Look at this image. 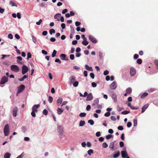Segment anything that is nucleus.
I'll list each match as a JSON object with an SVG mask.
<instances>
[{"label": "nucleus", "instance_id": "1", "mask_svg": "<svg viewBox=\"0 0 158 158\" xmlns=\"http://www.w3.org/2000/svg\"><path fill=\"white\" fill-rule=\"evenodd\" d=\"M108 91L111 98L114 100V101L117 102V96L116 93L111 90H109Z\"/></svg>", "mask_w": 158, "mask_h": 158}, {"label": "nucleus", "instance_id": "2", "mask_svg": "<svg viewBox=\"0 0 158 158\" xmlns=\"http://www.w3.org/2000/svg\"><path fill=\"white\" fill-rule=\"evenodd\" d=\"M9 132V125L8 124H6L4 128V133L5 136H8Z\"/></svg>", "mask_w": 158, "mask_h": 158}, {"label": "nucleus", "instance_id": "3", "mask_svg": "<svg viewBox=\"0 0 158 158\" xmlns=\"http://www.w3.org/2000/svg\"><path fill=\"white\" fill-rule=\"evenodd\" d=\"M121 154L122 157L123 158H126L128 156L125 147L123 148V150L121 151Z\"/></svg>", "mask_w": 158, "mask_h": 158}, {"label": "nucleus", "instance_id": "4", "mask_svg": "<svg viewBox=\"0 0 158 158\" xmlns=\"http://www.w3.org/2000/svg\"><path fill=\"white\" fill-rule=\"evenodd\" d=\"M10 69L11 70L15 72H18L19 70L18 66L15 64H13L11 66Z\"/></svg>", "mask_w": 158, "mask_h": 158}, {"label": "nucleus", "instance_id": "5", "mask_svg": "<svg viewBox=\"0 0 158 158\" xmlns=\"http://www.w3.org/2000/svg\"><path fill=\"white\" fill-rule=\"evenodd\" d=\"M22 73L23 75L26 74L29 70L28 68L25 65L22 66Z\"/></svg>", "mask_w": 158, "mask_h": 158}, {"label": "nucleus", "instance_id": "6", "mask_svg": "<svg viewBox=\"0 0 158 158\" xmlns=\"http://www.w3.org/2000/svg\"><path fill=\"white\" fill-rule=\"evenodd\" d=\"M69 84L71 85L75 81H76L75 77L73 76H71L69 78Z\"/></svg>", "mask_w": 158, "mask_h": 158}, {"label": "nucleus", "instance_id": "7", "mask_svg": "<svg viewBox=\"0 0 158 158\" xmlns=\"http://www.w3.org/2000/svg\"><path fill=\"white\" fill-rule=\"evenodd\" d=\"M8 81V79L7 77L5 76L3 77L0 81V84L1 85H3Z\"/></svg>", "mask_w": 158, "mask_h": 158}, {"label": "nucleus", "instance_id": "8", "mask_svg": "<svg viewBox=\"0 0 158 158\" xmlns=\"http://www.w3.org/2000/svg\"><path fill=\"white\" fill-rule=\"evenodd\" d=\"M89 38L91 41L93 43L96 44L98 42V40H96V39L93 36L91 35H89Z\"/></svg>", "mask_w": 158, "mask_h": 158}, {"label": "nucleus", "instance_id": "9", "mask_svg": "<svg viewBox=\"0 0 158 158\" xmlns=\"http://www.w3.org/2000/svg\"><path fill=\"white\" fill-rule=\"evenodd\" d=\"M25 88V86L24 85L22 84L19 86L18 88V93L22 92Z\"/></svg>", "mask_w": 158, "mask_h": 158}, {"label": "nucleus", "instance_id": "10", "mask_svg": "<svg viewBox=\"0 0 158 158\" xmlns=\"http://www.w3.org/2000/svg\"><path fill=\"white\" fill-rule=\"evenodd\" d=\"M59 57L62 60L68 61L69 60V59L67 57L66 55L62 53L60 55Z\"/></svg>", "mask_w": 158, "mask_h": 158}, {"label": "nucleus", "instance_id": "11", "mask_svg": "<svg viewBox=\"0 0 158 158\" xmlns=\"http://www.w3.org/2000/svg\"><path fill=\"white\" fill-rule=\"evenodd\" d=\"M57 130L59 133L60 135L61 136L63 135V129L62 127L61 126H59L58 124H57Z\"/></svg>", "mask_w": 158, "mask_h": 158}, {"label": "nucleus", "instance_id": "12", "mask_svg": "<svg viewBox=\"0 0 158 158\" xmlns=\"http://www.w3.org/2000/svg\"><path fill=\"white\" fill-rule=\"evenodd\" d=\"M40 105L39 104L34 105L32 108V110L37 113L38 112L37 109L40 107Z\"/></svg>", "mask_w": 158, "mask_h": 158}, {"label": "nucleus", "instance_id": "13", "mask_svg": "<svg viewBox=\"0 0 158 158\" xmlns=\"http://www.w3.org/2000/svg\"><path fill=\"white\" fill-rule=\"evenodd\" d=\"M117 84L116 82L113 81L110 85V88L111 89L113 90L115 89L117 87Z\"/></svg>", "mask_w": 158, "mask_h": 158}, {"label": "nucleus", "instance_id": "14", "mask_svg": "<svg viewBox=\"0 0 158 158\" xmlns=\"http://www.w3.org/2000/svg\"><path fill=\"white\" fill-rule=\"evenodd\" d=\"M135 69L132 67H131L130 69V74L131 76H134L136 73Z\"/></svg>", "mask_w": 158, "mask_h": 158}, {"label": "nucleus", "instance_id": "15", "mask_svg": "<svg viewBox=\"0 0 158 158\" xmlns=\"http://www.w3.org/2000/svg\"><path fill=\"white\" fill-rule=\"evenodd\" d=\"M93 96L91 93H89L86 99V101H90L93 99Z\"/></svg>", "mask_w": 158, "mask_h": 158}, {"label": "nucleus", "instance_id": "16", "mask_svg": "<svg viewBox=\"0 0 158 158\" xmlns=\"http://www.w3.org/2000/svg\"><path fill=\"white\" fill-rule=\"evenodd\" d=\"M149 106V104L148 103L144 105L142 108L141 113L144 112L148 107Z\"/></svg>", "mask_w": 158, "mask_h": 158}, {"label": "nucleus", "instance_id": "17", "mask_svg": "<svg viewBox=\"0 0 158 158\" xmlns=\"http://www.w3.org/2000/svg\"><path fill=\"white\" fill-rule=\"evenodd\" d=\"M18 108L17 107H14L13 110V115L14 117H16L17 116V111Z\"/></svg>", "mask_w": 158, "mask_h": 158}, {"label": "nucleus", "instance_id": "18", "mask_svg": "<svg viewBox=\"0 0 158 158\" xmlns=\"http://www.w3.org/2000/svg\"><path fill=\"white\" fill-rule=\"evenodd\" d=\"M115 142V141H114L112 142H110V143L109 147L110 149V150L112 151H113L114 150V142Z\"/></svg>", "mask_w": 158, "mask_h": 158}, {"label": "nucleus", "instance_id": "19", "mask_svg": "<svg viewBox=\"0 0 158 158\" xmlns=\"http://www.w3.org/2000/svg\"><path fill=\"white\" fill-rule=\"evenodd\" d=\"M63 99L62 98L59 97L56 101V103L58 106L61 104L62 102Z\"/></svg>", "mask_w": 158, "mask_h": 158}, {"label": "nucleus", "instance_id": "20", "mask_svg": "<svg viewBox=\"0 0 158 158\" xmlns=\"http://www.w3.org/2000/svg\"><path fill=\"white\" fill-rule=\"evenodd\" d=\"M85 67L86 69L88 71L92 72L93 71L92 67L91 66H89L88 64H85Z\"/></svg>", "mask_w": 158, "mask_h": 158}, {"label": "nucleus", "instance_id": "21", "mask_svg": "<svg viewBox=\"0 0 158 158\" xmlns=\"http://www.w3.org/2000/svg\"><path fill=\"white\" fill-rule=\"evenodd\" d=\"M28 78V74L27 75H24L22 77L20 78H19L18 80L19 81H22L26 78Z\"/></svg>", "mask_w": 158, "mask_h": 158}, {"label": "nucleus", "instance_id": "22", "mask_svg": "<svg viewBox=\"0 0 158 158\" xmlns=\"http://www.w3.org/2000/svg\"><path fill=\"white\" fill-rule=\"evenodd\" d=\"M61 16V14L60 13H57L54 16V18L55 19H57L58 21H59L60 19H59L58 18H60Z\"/></svg>", "mask_w": 158, "mask_h": 158}, {"label": "nucleus", "instance_id": "23", "mask_svg": "<svg viewBox=\"0 0 158 158\" xmlns=\"http://www.w3.org/2000/svg\"><path fill=\"white\" fill-rule=\"evenodd\" d=\"M9 4L12 6H15L16 7L18 6L17 5L15 2L12 0L10 1Z\"/></svg>", "mask_w": 158, "mask_h": 158}, {"label": "nucleus", "instance_id": "24", "mask_svg": "<svg viewBox=\"0 0 158 158\" xmlns=\"http://www.w3.org/2000/svg\"><path fill=\"white\" fill-rule=\"evenodd\" d=\"M99 103V99L97 98L94 101V102L92 103V106H95L96 105L98 104Z\"/></svg>", "mask_w": 158, "mask_h": 158}, {"label": "nucleus", "instance_id": "25", "mask_svg": "<svg viewBox=\"0 0 158 158\" xmlns=\"http://www.w3.org/2000/svg\"><path fill=\"white\" fill-rule=\"evenodd\" d=\"M11 154L8 152L6 153L4 155V158H10Z\"/></svg>", "mask_w": 158, "mask_h": 158}, {"label": "nucleus", "instance_id": "26", "mask_svg": "<svg viewBox=\"0 0 158 158\" xmlns=\"http://www.w3.org/2000/svg\"><path fill=\"white\" fill-rule=\"evenodd\" d=\"M120 153L119 151H117L115 154L113 155V157L114 158H117L120 155Z\"/></svg>", "mask_w": 158, "mask_h": 158}, {"label": "nucleus", "instance_id": "27", "mask_svg": "<svg viewBox=\"0 0 158 158\" xmlns=\"http://www.w3.org/2000/svg\"><path fill=\"white\" fill-rule=\"evenodd\" d=\"M57 111L58 114L60 115L63 112V110L62 109V108H57Z\"/></svg>", "mask_w": 158, "mask_h": 158}, {"label": "nucleus", "instance_id": "28", "mask_svg": "<svg viewBox=\"0 0 158 158\" xmlns=\"http://www.w3.org/2000/svg\"><path fill=\"white\" fill-rule=\"evenodd\" d=\"M85 122L84 120H81L80 121L79 126L80 127H83L85 124Z\"/></svg>", "mask_w": 158, "mask_h": 158}, {"label": "nucleus", "instance_id": "29", "mask_svg": "<svg viewBox=\"0 0 158 158\" xmlns=\"http://www.w3.org/2000/svg\"><path fill=\"white\" fill-rule=\"evenodd\" d=\"M132 89L131 87H129L126 89V92L128 94H130L132 92Z\"/></svg>", "mask_w": 158, "mask_h": 158}, {"label": "nucleus", "instance_id": "30", "mask_svg": "<svg viewBox=\"0 0 158 158\" xmlns=\"http://www.w3.org/2000/svg\"><path fill=\"white\" fill-rule=\"evenodd\" d=\"M87 40V39H86L85 40H84L82 42V44L85 46L89 44V42Z\"/></svg>", "mask_w": 158, "mask_h": 158}, {"label": "nucleus", "instance_id": "31", "mask_svg": "<svg viewBox=\"0 0 158 158\" xmlns=\"http://www.w3.org/2000/svg\"><path fill=\"white\" fill-rule=\"evenodd\" d=\"M56 53L57 51L55 50H54L52 54V57H54L56 56Z\"/></svg>", "mask_w": 158, "mask_h": 158}, {"label": "nucleus", "instance_id": "32", "mask_svg": "<svg viewBox=\"0 0 158 158\" xmlns=\"http://www.w3.org/2000/svg\"><path fill=\"white\" fill-rule=\"evenodd\" d=\"M17 62L18 63H19L21 64H22L21 62H19V60H22V58L21 56H18L17 57Z\"/></svg>", "mask_w": 158, "mask_h": 158}, {"label": "nucleus", "instance_id": "33", "mask_svg": "<svg viewBox=\"0 0 158 158\" xmlns=\"http://www.w3.org/2000/svg\"><path fill=\"white\" fill-rule=\"evenodd\" d=\"M148 94V93L147 92H145L143 93L141 96V98H144L145 97L147 96Z\"/></svg>", "mask_w": 158, "mask_h": 158}, {"label": "nucleus", "instance_id": "34", "mask_svg": "<svg viewBox=\"0 0 158 158\" xmlns=\"http://www.w3.org/2000/svg\"><path fill=\"white\" fill-rule=\"evenodd\" d=\"M133 126L134 127H135L137 125V120L136 118H135L133 119Z\"/></svg>", "mask_w": 158, "mask_h": 158}, {"label": "nucleus", "instance_id": "35", "mask_svg": "<svg viewBox=\"0 0 158 158\" xmlns=\"http://www.w3.org/2000/svg\"><path fill=\"white\" fill-rule=\"evenodd\" d=\"M72 84L74 87H77L79 84V82L78 81H76Z\"/></svg>", "mask_w": 158, "mask_h": 158}, {"label": "nucleus", "instance_id": "36", "mask_svg": "<svg viewBox=\"0 0 158 158\" xmlns=\"http://www.w3.org/2000/svg\"><path fill=\"white\" fill-rule=\"evenodd\" d=\"M130 112V110L127 111V110H124L123 111H122L121 112V114H127L129 113Z\"/></svg>", "mask_w": 158, "mask_h": 158}, {"label": "nucleus", "instance_id": "37", "mask_svg": "<svg viewBox=\"0 0 158 158\" xmlns=\"http://www.w3.org/2000/svg\"><path fill=\"white\" fill-rule=\"evenodd\" d=\"M22 131L25 133L27 131V127L25 126H23L21 128Z\"/></svg>", "mask_w": 158, "mask_h": 158}, {"label": "nucleus", "instance_id": "38", "mask_svg": "<svg viewBox=\"0 0 158 158\" xmlns=\"http://www.w3.org/2000/svg\"><path fill=\"white\" fill-rule=\"evenodd\" d=\"M86 114L85 112L81 113L79 114V116L81 117H84L86 115Z\"/></svg>", "mask_w": 158, "mask_h": 158}, {"label": "nucleus", "instance_id": "39", "mask_svg": "<svg viewBox=\"0 0 158 158\" xmlns=\"http://www.w3.org/2000/svg\"><path fill=\"white\" fill-rule=\"evenodd\" d=\"M49 32L50 34L52 35L53 33H55V31L53 29H51L49 30Z\"/></svg>", "mask_w": 158, "mask_h": 158}, {"label": "nucleus", "instance_id": "40", "mask_svg": "<svg viewBox=\"0 0 158 158\" xmlns=\"http://www.w3.org/2000/svg\"><path fill=\"white\" fill-rule=\"evenodd\" d=\"M94 153V151L92 149H90L88 150L87 151V153L89 155H91V154H92Z\"/></svg>", "mask_w": 158, "mask_h": 158}, {"label": "nucleus", "instance_id": "41", "mask_svg": "<svg viewBox=\"0 0 158 158\" xmlns=\"http://www.w3.org/2000/svg\"><path fill=\"white\" fill-rule=\"evenodd\" d=\"M32 55L31 53L30 52H29L27 53V59L28 60L29 58H30L31 57Z\"/></svg>", "mask_w": 158, "mask_h": 158}, {"label": "nucleus", "instance_id": "42", "mask_svg": "<svg viewBox=\"0 0 158 158\" xmlns=\"http://www.w3.org/2000/svg\"><path fill=\"white\" fill-rule=\"evenodd\" d=\"M88 123L91 125H93L94 124V122L92 119H89L88 120Z\"/></svg>", "mask_w": 158, "mask_h": 158}, {"label": "nucleus", "instance_id": "43", "mask_svg": "<svg viewBox=\"0 0 158 158\" xmlns=\"http://www.w3.org/2000/svg\"><path fill=\"white\" fill-rule=\"evenodd\" d=\"M99 56L100 59H102L103 56V53L102 52L100 51L99 52Z\"/></svg>", "mask_w": 158, "mask_h": 158}, {"label": "nucleus", "instance_id": "44", "mask_svg": "<svg viewBox=\"0 0 158 158\" xmlns=\"http://www.w3.org/2000/svg\"><path fill=\"white\" fill-rule=\"evenodd\" d=\"M117 111L118 112H120L122 110L124 109V108L123 107H119V106L118 105L117 106Z\"/></svg>", "mask_w": 158, "mask_h": 158}, {"label": "nucleus", "instance_id": "45", "mask_svg": "<svg viewBox=\"0 0 158 158\" xmlns=\"http://www.w3.org/2000/svg\"><path fill=\"white\" fill-rule=\"evenodd\" d=\"M102 147L104 148H107L108 146V145L106 142H104L102 144Z\"/></svg>", "mask_w": 158, "mask_h": 158}, {"label": "nucleus", "instance_id": "46", "mask_svg": "<svg viewBox=\"0 0 158 158\" xmlns=\"http://www.w3.org/2000/svg\"><path fill=\"white\" fill-rule=\"evenodd\" d=\"M48 101L50 103H51L53 101V98L51 96L48 97Z\"/></svg>", "mask_w": 158, "mask_h": 158}, {"label": "nucleus", "instance_id": "47", "mask_svg": "<svg viewBox=\"0 0 158 158\" xmlns=\"http://www.w3.org/2000/svg\"><path fill=\"white\" fill-rule=\"evenodd\" d=\"M43 113L44 115H47L48 114V111L46 109H44L43 110Z\"/></svg>", "mask_w": 158, "mask_h": 158}, {"label": "nucleus", "instance_id": "48", "mask_svg": "<svg viewBox=\"0 0 158 158\" xmlns=\"http://www.w3.org/2000/svg\"><path fill=\"white\" fill-rule=\"evenodd\" d=\"M113 136V135H112L109 134L106 136V138L107 139H110L111 138V137H112Z\"/></svg>", "mask_w": 158, "mask_h": 158}, {"label": "nucleus", "instance_id": "49", "mask_svg": "<svg viewBox=\"0 0 158 158\" xmlns=\"http://www.w3.org/2000/svg\"><path fill=\"white\" fill-rule=\"evenodd\" d=\"M142 62V60L141 59H138L137 60V62L138 64H141Z\"/></svg>", "mask_w": 158, "mask_h": 158}, {"label": "nucleus", "instance_id": "50", "mask_svg": "<svg viewBox=\"0 0 158 158\" xmlns=\"http://www.w3.org/2000/svg\"><path fill=\"white\" fill-rule=\"evenodd\" d=\"M124 143L123 141H121L120 142L119 145H120V147H121V148L123 147L124 146Z\"/></svg>", "mask_w": 158, "mask_h": 158}, {"label": "nucleus", "instance_id": "51", "mask_svg": "<svg viewBox=\"0 0 158 158\" xmlns=\"http://www.w3.org/2000/svg\"><path fill=\"white\" fill-rule=\"evenodd\" d=\"M90 77L93 79H94L95 77V75L94 73H90Z\"/></svg>", "mask_w": 158, "mask_h": 158}, {"label": "nucleus", "instance_id": "52", "mask_svg": "<svg viewBox=\"0 0 158 158\" xmlns=\"http://www.w3.org/2000/svg\"><path fill=\"white\" fill-rule=\"evenodd\" d=\"M69 57L71 60H73L75 58L74 55L73 54H70L69 56Z\"/></svg>", "mask_w": 158, "mask_h": 158}, {"label": "nucleus", "instance_id": "53", "mask_svg": "<svg viewBox=\"0 0 158 158\" xmlns=\"http://www.w3.org/2000/svg\"><path fill=\"white\" fill-rule=\"evenodd\" d=\"M91 106L90 105H87L86 107V110L87 111H89L91 109Z\"/></svg>", "mask_w": 158, "mask_h": 158}, {"label": "nucleus", "instance_id": "54", "mask_svg": "<svg viewBox=\"0 0 158 158\" xmlns=\"http://www.w3.org/2000/svg\"><path fill=\"white\" fill-rule=\"evenodd\" d=\"M42 21V19H40L39 20V21L38 22H37L36 23V24L37 25H40Z\"/></svg>", "mask_w": 158, "mask_h": 158}, {"label": "nucleus", "instance_id": "55", "mask_svg": "<svg viewBox=\"0 0 158 158\" xmlns=\"http://www.w3.org/2000/svg\"><path fill=\"white\" fill-rule=\"evenodd\" d=\"M154 63L156 66L157 69H158V60H156L154 61Z\"/></svg>", "mask_w": 158, "mask_h": 158}, {"label": "nucleus", "instance_id": "56", "mask_svg": "<svg viewBox=\"0 0 158 158\" xmlns=\"http://www.w3.org/2000/svg\"><path fill=\"white\" fill-rule=\"evenodd\" d=\"M55 62L56 63H58L59 64H61V61L59 59H56L55 60Z\"/></svg>", "mask_w": 158, "mask_h": 158}, {"label": "nucleus", "instance_id": "57", "mask_svg": "<svg viewBox=\"0 0 158 158\" xmlns=\"http://www.w3.org/2000/svg\"><path fill=\"white\" fill-rule=\"evenodd\" d=\"M8 37L10 39H12L13 38V36L11 33H10L8 35Z\"/></svg>", "mask_w": 158, "mask_h": 158}, {"label": "nucleus", "instance_id": "58", "mask_svg": "<svg viewBox=\"0 0 158 158\" xmlns=\"http://www.w3.org/2000/svg\"><path fill=\"white\" fill-rule=\"evenodd\" d=\"M110 114V112H107L104 114V116L105 117H109Z\"/></svg>", "mask_w": 158, "mask_h": 158}, {"label": "nucleus", "instance_id": "59", "mask_svg": "<svg viewBox=\"0 0 158 158\" xmlns=\"http://www.w3.org/2000/svg\"><path fill=\"white\" fill-rule=\"evenodd\" d=\"M75 24L76 26L78 27L81 24V23L77 21L75 22Z\"/></svg>", "mask_w": 158, "mask_h": 158}, {"label": "nucleus", "instance_id": "60", "mask_svg": "<svg viewBox=\"0 0 158 158\" xmlns=\"http://www.w3.org/2000/svg\"><path fill=\"white\" fill-rule=\"evenodd\" d=\"M41 52L42 54L45 55H47L48 54V52L44 50H42Z\"/></svg>", "mask_w": 158, "mask_h": 158}, {"label": "nucleus", "instance_id": "61", "mask_svg": "<svg viewBox=\"0 0 158 158\" xmlns=\"http://www.w3.org/2000/svg\"><path fill=\"white\" fill-rule=\"evenodd\" d=\"M35 113L36 112L32 110L31 113V116L33 117H36V114Z\"/></svg>", "mask_w": 158, "mask_h": 158}, {"label": "nucleus", "instance_id": "62", "mask_svg": "<svg viewBox=\"0 0 158 158\" xmlns=\"http://www.w3.org/2000/svg\"><path fill=\"white\" fill-rule=\"evenodd\" d=\"M132 125V123L131 122H128L127 124V127L128 128L130 127Z\"/></svg>", "mask_w": 158, "mask_h": 158}, {"label": "nucleus", "instance_id": "63", "mask_svg": "<svg viewBox=\"0 0 158 158\" xmlns=\"http://www.w3.org/2000/svg\"><path fill=\"white\" fill-rule=\"evenodd\" d=\"M118 130L122 131L123 130V127L122 126H119L118 127Z\"/></svg>", "mask_w": 158, "mask_h": 158}, {"label": "nucleus", "instance_id": "64", "mask_svg": "<svg viewBox=\"0 0 158 158\" xmlns=\"http://www.w3.org/2000/svg\"><path fill=\"white\" fill-rule=\"evenodd\" d=\"M24 152L22 153L20 155L18 156L16 158H22L24 156Z\"/></svg>", "mask_w": 158, "mask_h": 158}]
</instances>
